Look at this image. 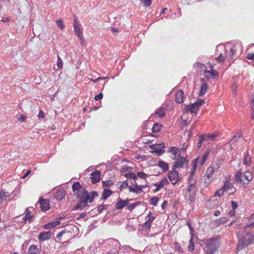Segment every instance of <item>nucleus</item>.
Returning a JSON list of instances; mask_svg holds the SVG:
<instances>
[{"label": "nucleus", "instance_id": "obj_47", "mask_svg": "<svg viewBox=\"0 0 254 254\" xmlns=\"http://www.w3.org/2000/svg\"><path fill=\"white\" fill-rule=\"evenodd\" d=\"M129 185L127 181H124L123 184L120 186L119 189L121 191L123 190V189H125V188H129Z\"/></svg>", "mask_w": 254, "mask_h": 254}, {"label": "nucleus", "instance_id": "obj_38", "mask_svg": "<svg viewBox=\"0 0 254 254\" xmlns=\"http://www.w3.org/2000/svg\"><path fill=\"white\" fill-rule=\"evenodd\" d=\"M103 187L105 189L106 188H109L114 185V183L111 180H108L106 181H102Z\"/></svg>", "mask_w": 254, "mask_h": 254}, {"label": "nucleus", "instance_id": "obj_19", "mask_svg": "<svg viewBox=\"0 0 254 254\" xmlns=\"http://www.w3.org/2000/svg\"><path fill=\"white\" fill-rule=\"evenodd\" d=\"M201 136H202L204 141L208 143L210 141H213L216 137H217L218 134L216 133L211 135L205 134Z\"/></svg>", "mask_w": 254, "mask_h": 254}, {"label": "nucleus", "instance_id": "obj_29", "mask_svg": "<svg viewBox=\"0 0 254 254\" xmlns=\"http://www.w3.org/2000/svg\"><path fill=\"white\" fill-rule=\"evenodd\" d=\"M198 160H193L192 162V168H191V171L190 172V177H192L194 175L195 170L197 167V161Z\"/></svg>", "mask_w": 254, "mask_h": 254}, {"label": "nucleus", "instance_id": "obj_30", "mask_svg": "<svg viewBox=\"0 0 254 254\" xmlns=\"http://www.w3.org/2000/svg\"><path fill=\"white\" fill-rule=\"evenodd\" d=\"M155 217L152 216L149 218V219L145 222L143 227L144 229H149L151 227L152 221L154 220Z\"/></svg>", "mask_w": 254, "mask_h": 254}, {"label": "nucleus", "instance_id": "obj_14", "mask_svg": "<svg viewBox=\"0 0 254 254\" xmlns=\"http://www.w3.org/2000/svg\"><path fill=\"white\" fill-rule=\"evenodd\" d=\"M216 153V150L214 148H208L207 150L203 155L202 159H207L208 158L214 157V155Z\"/></svg>", "mask_w": 254, "mask_h": 254}, {"label": "nucleus", "instance_id": "obj_10", "mask_svg": "<svg viewBox=\"0 0 254 254\" xmlns=\"http://www.w3.org/2000/svg\"><path fill=\"white\" fill-rule=\"evenodd\" d=\"M215 168L214 166V164L213 163H212L211 166L208 168L205 173V176L207 177L208 181V182H206V183L209 184L211 182L212 180H210V179L212 178V175L215 172Z\"/></svg>", "mask_w": 254, "mask_h": 254}, {"label": "nucleus", "instance_id": "obj_4", "mask_svg": "<svg viewBox=\"0 0 254 254\" xmlns=\"http://www.w3.org/2000/svg\"><path fill=\"white\" fill-rule=\"evenodd\" d=\"M168 152L172 155V159H186V156L182 154L181 151L176 147H171L168 149Z\"/></svg>", "mask_w": 254, "mask_h": 254}, {"label": "nucleus", "instance_id": "obj_15", "mask_svg": "<svg viewBox=\"0 0 254 254\" xmlns=\"http://www.w3.org/2000/svg\"><path fill=\"white\" fill-rule=\"evenodd\" d=\"M179 173L177 171L175 170L169 171L168 174V177L169 180L171 182H173L177 179L178 178ZM172 184H175L176 183V181L174 183L172 182Z\"/></svg>", "mask_w": 254, "mask_h": 254}, {"label": "nucleus", "instance_id": "obj_6", "mask_svg": "<svg viewBox=\"0 0 254 254\" xmlns=\"http://www.w3.org/2000/svg\"><path fill=\"white\" fill-rule=\"evenodd\" d=\"M76 198L79 200V202L73 206L72 208V210H75L79 209L82 210L88 206V202L84 198L76 197Z\"/></svg>", "mask_w": 254, "mask_h": 254}, {"label": "nucleus", "instance_id": "obj_39", "mask_svg": "<svg viewBox=\"0 0 254 254\" xmlns=\"http://www.w3.org/2000/svg\"><path fill=\"white\" fill-rule=\"evenodd\" d=\"M228 219L226 217H222L216 221V224L217 226L220 225L221 224H225L227 223Z\"/></svg>", "mask_w": 254, "mask_h": 254}, {"label": "nucleus", "instance_id": "obj_11", "mask_svg": "<svg viewBox=\"0 0 254 254\" xmlns=\"http://www.w3.org/2000/svg\"><path fill=\"white\" fill-rule=\"evenodd\" d=\"M52 233L51 231H47L41 233L38 236V239L40 242L45 240H49L51 238Z\"/></svg>", "mask_w": 254, "mask_h": 254}, {"label": "nucleus", "instance_id": "obj_35", "mask_svg": "<svg viewBox=\"0 0 254 254\" xmlns=\"http://www.w3.org/2000/svg\"><path fill=\"white\" fill-rule=\"evenodd\" d=\"M82 188V186L80 184L79 182H76L74 183L72 186V189L73 191H78Z\"/></svg>", "mask_w": 254, "mask_h": 254}, {"label": "nucleus", "instance_id": "obj_55", "mask_svg": "<svg viewBox=\"0 0 254 254\" xmlns=\"http://www.w3.org/2000/svg\"><path fill=\"white\" fill-rule=\"evenodd\" d=\"M187 147V145H186V144L184 143L182 145V147L181 148V149L180 150L181 151V153H182V154L183 155V156H184V155H185V150H186Z\"/></svg>", "mask_w": 254, "mask_h": 254}, {"label": "nucleus", "instance_id": "obj_8", "mask_svg": "<svg viewBox=\"0 0 254 254\" xmlns=\"http://www.w3.org/2000/svg\"><path fill=\"white\" fill-rule=\"evenodd\" d=\"M130 199H127L126 200H123L120 198H118V202L116 204V209L118 210H121L124 207L127 206L130 201Z\"/></svg>", "mask_w": 254, "mask_h": 254}, {"label": "nucleus", "instance_id": "obj_64", "mask_svg": "<svg viewBox=\"0 0 254 254\" xmlns=\"http://www.w3.org/2000/svg\"><path fill=\"white\" fill-rule=\"evenodd\" d=\"M108 254H118V252L116 249H113L110 251Z\"/></svg>", "mask_w": 254, "mask_h": 254}, {"label": "nucleus", "instance_id": "obj_27", "mask_svg": "<svg viewBox=\"0 0 254 254\" xmlns=\"http://www.w3.org/2000/svg\"><path fill=\"white\" fill-rule=\"evenodd\" d=\"M60 221L57 220L54 222H50L46 224H45L44 225V228L45 229H51L60 225Z\"/></svg>", "mask_w": 254, "mask_h": 254}, {"label": "nucleus", "instance_id": "obj_63", "mask_svg": "<svg viewBox=\"0 0 254 254\" xmlns=\"http://www.w3.org/2000/svg\"><path fill=\"white\" fill-rule=\"evenodd\" d=\"M78 25H81L79 23L77 18L76 16H75L74 19L73 26H78Z\"/></svg>", "mask_w": 254, "mask_h": 254}, {"label": "nucleus", "instance_id": "obj_41", "mask_svg": "<svg viewBox=\"0 0 254 254\" xmlns=\"http://www.w3.org/2000/svg\"><path fill=\"white\" fill-rule=\"evenodd\" d=\"M108 205H100L98 207V209H97V213H96L95 215H97L101 213L104 210L107 209L108 208Z\"/></svg>", "mask_w": 254, "mask_h": 254}, {"label": "nucleus", "instance_id": "obj_61", "mask_svg": "<svg viewBox=\"0 0 254 254\" xmlns=\"http://www.w3.org/2000/svg\"><path fill=\"white\" fill-rule=\"evenodd\" d=\"M194 249V243L192 244H190L188 247V251L190 252H192Z\"/></svg>", "mask_w": 254, "mask_h": 254}, {"label": "nucleus", "instance_id": "obj_42", "mask_svg": "<svg viewBox=\"0 0 254 254\" xmlns=\"http://www.w3.org/2000/svg\"><path fill=\"white\" fill-rule=\"evenodd\" d=\"M65 197V193L61 190V191H58L57 192V198L58 200H62L64 197Z\"/></svg>", "mask_w": 254, "mask_h": 254}, {"label": "nucleus", "instance_id": "obj_9", "mask_svg": "<svg viewBox=\"0 0 254 254\" xmlns=\"http://www.w3.org/2000/svg\"><path fill=\"white\" fill-rule=\"evenodd\" d=\"M38 203L40 205V207L42 211H45L50 209L49 200L45 199L43 198H40Z\"/></svg>", "mask_w": 254, "mask_h": 254}, {"label": "nucleus", "instance_id": "obj_37", "mask_svg": "<svg viewBox=\"0 0 254 254\" xmlns=\"http://www.w3.org/2000/svg\"><path fill=\"white\" fill-rule=\"evenodd\" d=\"M88 194H89L88 191L84 190L83 192H79L78 191L76 194V197L85 198Z\"/></svg>", "mask_w": 254, "mask_h": 254}, {"label": "nucleus", "instance_id": "obj_17", "mask_svg": "<svg viewBox=\"0 0 254 254\" xmlns=\"http://www.w3.org/2000/svg\"><path fill=\"white\" fill-rule=\"evenodd\" d=\"M169 184V181L165 178H163L159 184H153L154 186L157 187L156 189L154 190V192H157L161 188H163L165 185Z\"/></svg>", "mask_w": 254, "mask_h": 254}, {"label": "nucleus", "instance_id": "obj_25", "mask_svg": "<svg viewBox=\"0 0 254 254\" xmlns=\"http://www.w3.org/2000/svg\"><path fill=\"white\" fill-rule=\"evenodd\" d=\"M40 253V249H38L35 245L30 246L28 249L29 254H39Z\"/></svg>", "mask_w": 254, "mask_h": 254}, {"label": "nucleus", "instance_id": "obj_40", "mask_svg": "<svg viewBox=\"0 0 254 254\" xmlns=\"http://www.w3.org/2000/svg\"><path fill=\"white\" fill-rule=\"evenodd\" d=\"M73 29L75 32V34L76 36L81 35L82 34V31L81 29V25L78 26H73Z\"/></svg>", "mask_w": 254, "mask_h": 254}, {"label": "nucleus", "instance_id": "obj_59", "mask_svg": "<svg viewBox=\"0 0 254 254\" xmlns=\"http://www.w3.org/2000/svg\"><path fill=\"white\" fill-rule=\"evenodd\" d=\"M224 59L225 58L222 54H220L219 56L218 57V58L216 59V60L219 62H222L224 61Z\"/></svg>", "mask_w": 254, "mask_h": 254}, {"label": "nucleus", "instance_id": "obj_23", "mask_svg": "<svg viewBox=\"0 0 254 254\" xmlns=\"http://www.w3.org/2000/svg\"><path fill=\"white\" fill-rule=\"evenodd\" d=\"M243 177L245 181L244 183L245 184H248L253 178L252 173L249 171H246L244 175H243Z\"/></svg>", "mask_w": 254, "mask_h": 254}, {"label": "nucleus", "instance_id": "obj_54", "mask_svg": "<svg viewBox=\"0 0 254 254\" xmlns=\"http://www.w3.org/2000/svg\"><path fill=\"white\" fill-rule=\"evenodd\" d=\"M254 227V222L249 224V225H247L245 228H244V232H247V231H249V228H253Z\"/></svg>", "mask_w": 254, "mask_h": 254}, {"label": "nucleus", "instance_id": "obj_32", "mask_svg": "<svg viewBox=\"0 0 254 254\" xmlns=\"http://www.w3.org/2000/svg\"><path fill=\"white\" fill-rule=\"evenodd\" d=\"M26 215L25 216V218H27L29 222L30 223L32 221V219L34 217V215H31V212L29 210V208H27L25 211Z\"/></svg>", "mask_w": 254, "mask_h": 254}, {"label": "nucleus", "instance_id": "obj_18", "mask_svg": "<svg viewBox=\"0 0 254 254\" xmlns=\"http://www.w3.org/2000/svg\"><path fill=\"white\" fill-rule=\"evenodd\" d=\"M98 195V193L96 191H92L89 193L88 195H86V197L84 198L88 202L91 203L94 201V199L95 197Z\"/></svg>", "mask_w": 254, "mask_h": 254}, {"label": "nucleus", "instance_id": "obj_62", "mask_svg": "<svg viewBox=\"0 0 254 254\" xmlns=\"http://www.w3.org/2000/svg\"><path fill=\"white\" fill-rule=\"evenodd\" d=\"M246 58L249 60L254 59V54L248 53Z\"/></svg>", "mask_w": 254, "mask_h": 254}, {"label": "nucleus", "instance_id": "obj_5", "mask_svg": "<svg viewBox=\"0 0 254 254\" xmlns=\"http://www.w3.org/2000/svg\"><path fill=\"white\" fill-rule=\"evenodd\" d=\"M164 147V143L152 144L150 146V148L153 150V152L159 156L165 152V150L163 149V148Z\"/></svg>", "mask_w": 254, "mask_h": 254}, {"label": "nucleus", "instance_id": "obj_43", "mask_svg": "<svg viewBox=\"0 0 254 254\" xmlns=\"http://www.w3.org/2000/svg\"><path fill=\"white\" fill-rule=\"evenodd\" d=\"M225 189V186L224 187H223L222 189H221L218 190H216L215 192L214 195L215 196H222L224 194Z\"/></svg>", "mask_w": 254, "mask_h": 254}, {"label": "nucleus", "instance_id": "obj_36", "mask_svg": "<svg viewBox=\"0 0 254 254\" xmlns=\"http://www.w3.org/2000/svg\"><path fill=\"white\" fill-rule=\"evenodd\" d=\"M162 126L160 124L155 123L154 124L152 130L153 132H158L161 129Z\"/></svg>", "mask_w": 254, "mask_h": 254}, {"label": "nucleus", "instance_id": "obj_1", "mask_svg": "<svg viewBox=\"0 0 254 254\" xmlns=\"http://www.w3.org/2000/svg\"><path fill=\"white\" fill-rule=\"evenodd\" d=\"M253 243H254V235L252 234L249 231H244L242 237L239 239L237 249L242 250Z\"/></svg>", "mask_w": 254, "mask_h": 254}, {"label": "nucleus", "instance_id": "obj_60", "mask_svg": "<svg viewBox=\"0 0 254 254\" xmlns=\"http://www.w3.org/2000/svg\"><path fill=\"white\" fill-rule=\"evenodd\" d=\"M231 203L232 209L235 210L238 207L237 202L232 200Z\"/></svg>", "mask_w": 254, "mask_h": 254}, {"label": "nucleus", "instance_id": "obj_58", "mask_svg": "<svg viewBox=\"0 0 254 254\" xmlns=\"http://www.w3.org/2000/svg\"><path fill=\"white\" fill-rule=\"evenodd\" d=\"M26 119V117L23 114L19 115L18 120L19 121L24 122Z\"/></svg>", "mask_w": 254, "mask_h": 254}, {"label": "nucleus", "instance_id": "obj_34", "mask_svg": "<svg viewBox=\"0 0 254 254\" xmlns=\"http://www.w3.org/2000/svg\"><path fill=\"white\" fill-rule=\"evenodd\" d=\"M125 176L127 179L134 180V182H136V180L138 179L137 176L135 174L130 172L125 174Z\"/></svg>", "mask_w": 254, "mask_h": 254}, {"label": "nucleus", "instance_id": "obj_53", "mask_svg": "<svg viewBox=\"0 0 254 254\" xmlns=\"http://www.w3.org/2000/svg\"><path fill=\"white\" fill-rule=\"evenodd\" d=\"M137 176L141 179H145L147 175L143 172H137Z\"/></svg>", "mask_w": 254, "mask_h": 254}, {"label": "nucleus", "instance_id": "obj_48", "mask_svg": "<svg viewBox=\"0 0 254 254\" xmlns=\"http://www.w3.org/2000/svg\"><path fill=\"white\" fill-rule=\"evenodd\" d=\"M58 62H57V66L59 69H61L63 67V62L60 57L58 56Z\"/></svg>", "mask_w": 254, "mask_h": 254}, {"label": "nucleus", "instance_id": "obj_45", "mask_svg": "<svg viewBox=\"0 0 254 254\" xmlns=\"http://www.w3.org/2000/svg\"><path fill=\"white\" fill-rule=\"evenodd\" d=\"M140 202H136L135 203H133L130 205H127V209H128L130 211H132L137 205L140 204Z\"/></svg>", "mask_w": 254, "mask_h": 254}, {"label": "nucleus", "instance_id": "obj_50", "mask_svg": "<svg viewBox=\"0 0 254 254\" xmlns=\"http://www.w3.org/2000/svg\"><path fill=\"white\" fill-rule=\"evenodd\" d=\"M203 141H204L202 136L201 135L199 137V141L197 144V147L198 149H199L202 144Z\"/></svg>", "mask_w": 254, "mask_h": 254}, {"label": "nucleus", "instance_id": "obj_13", "mask_svg": "<svg viewBox=\"0 0 254 254\" xmlns=\"http://www.w3.org/2000/svg\"><path fill=\"white\" fill-rule=\"evenodd\" d=\"M100 173L101 172L100 171H96L91 173V177L90 178L91 179V182L93 184H96L100 181Z\"/></svg>", "mask_w": 254, "mask_h": 254}, {"label": "nucleus", "instance_id": "obj_26", "mask_svg": "<svg viewBox=\"0 0 254 254\" xmlns=\"http://www.w3.org/2000/svg\"><path fill=\"white\" fill-rule=\"evenodd\" d=\"M195 187H196L195 183L191 184L189 186L188 188L187 189L188 192H189L190 193L192 192V195L190 194V200L191 201H192L193 199V195H194L195 193V191L192 190V189H194L195 188Z\"/></svg>", "mask_w": 254, "mask_h": 254}, {"label": "nucleus", "instance_id": "obj_22", "mask_svg": "<svg viewBox=\"0 0 254 254\" xmlns=\"http://www.w3.org/2000/svg\"><path fill=\"white\" fill-rule=\"evenodd\" d=\"M242 139V134H240L239 135H234L229 142V145L230 146L231 149H233V146H235L234 143Z\"/></svg>", "mask_w": 254, "mask_h": 254}, {"label": "nucleus", "instance_id": "obj_20", "mask_svg": "<svg viewBox=\"0 0 254 254\" xmlns=\"http://www.w3.org/2000/svg\"><path fill=\"white\" fill-rule=\"evenodd\" d=\"M129 190L130 192H136V193H140L143 191L140 185H138L136 182H134V188H133L131 186H129Z\"/></svg>", "mask_w": 254, "mask_h": 254}, {"label": "nucleus", "instance_id": "obj_16", "mask_svg": "<svg viewBox=\"0 0 254 254\" xmlns=\"http://www.w3.org/2000/svg\"><path fill=\"white\" fill-rule=\"evenodd\" d=\"M185 161H186V163H188L189 160H177L172 166V169L174 170L176 169L183 168L184 166Z\"/></svg>", "mask_w": 254, "mask_h": 254}, {"label": "nucleus", "instance_id": "obj_7", "mask_svg": "<svg viewBox=\"0 0 254 254\" xmlns=\"http://www.w3.org/2000/svg\"><path fill=\"white\" fill-rule=\"evenodd\" d=\"M213 67V66H211L210 70L206 69L204 71V76L207 79H214L218 76V72L214 70Z\"/></svg>", "mask_w": 254, "mask_h": 254}, {"label": "nucleus", "instance_id": "obj_56", "mask_svg": "<svg viewBox=\"0 0 254 254\" xmlns=\"http://www.w3.org/2000/svg\"><path fill=\"white\" fill-rule=\"evenodd\" d=\"M103 97V95L102 93H100L99 94L96 95L95 97H94V99L96 100V101H98L100 99H101Z\"/></svg>", "mask_w": 254, "mask_h": 254}, {"label": "nucleus", "instance_id": "obj_46", "mask_svg": "<svg viewBox=\"0 0 254 254\" xmlns=\"http://www.w3.org/2000/svg\"><path fill=\"white\" fill-rule=\"evenodd\" d=\"M133 169V167L123 166L122 168V172L126 173L127 172H130Z\"/></svg>", "mask_w": 254, "mask_h": 254}, {"label": "nucleus", "instance_id": "obj_24", "mask_svg": "<svg viewBox=\"0 0 254 254\" xmlns=\"http://www.w3.org/2000/svg\"><path fill=\"white\" fill-rule=\"evenodd\" d=\"M113 191L110 189H105L102 193V196L101 198V200H106L112 194Z\"/></svg>", "mask_w": 254, "mask_h": 254}, {"label": "nucleus", "instance_id": "obj_28", "mask_svg": "<svg viewBox=\"0 0 254 254\" xmlns=\"http://www.w3.org/2000/svg\"><path fill=\"white\" fill-rule=\"evenodd\" d=\"M158 166L160 167L163 172H166L168 170V164L163 160H159Z\"/></svg>", "mask_w": 254, "mask_h": 254}, {"label": "nucleus", "instance_id": "obj_33", "mask_svg": "<svg viewBox=\"0 0 254 254\" xmlns=\"http://www.w3.org/2000/svg\"><path fill=\"white\" fill-rule=\"evenodd\" d=\"M208 88V85L205 83H203L201 86L200 91L199 92L200 96H202L205 94Z\"/></svg>", "mask_w": 254, "mask_h": 254}, {"label": "nucleus", "instance_id": "obj_44", "mask_svg": "<svg viewBox=\"0 0 254 254\" xmlns=\"http://www.w3.org/2000/svg\"><path fill=\"white\" fill-rule=\"evenodd\" d=\"M159 199V198L156 196L152 197L149 200L150 204L156 206L157 204V202L158 201Z\"/></svg>", "mask_w": 254, "mask_h": 254}, {"label": "nucleus", "instance_id": "obj_2", "mask_svg": "<svg viewBox=\"0 0 254 254\" xmlns=\"http://www.w3.org/2000/svg\"><path fill=\"white\" fill-rule=\"evenodd\" d=\"M205 249L216 252L219 246L218 238H211L207 239L205 243Z\"/></svg>", "mask_w": 254, "mask_h": 254}, {"label": "nucleus", "instance_id": "obj_57", "mask_svg": "<svg viewBox=\"0 0 254 254\" xmlns=\"http://www.w3.org/2000/svg\"><path fill=\"white\" fill-rule=\"evenodd\" d=\"M79 39V40L80 41V44L81 45H83L84 44V37H83V33L81 34V35H77V36Z\"/></svg>", "mask_w": 254, "mask_h": 254}, {"label": "nucleus", "instance_id": "obj_21", "mask_svg": "<svg viewBox=\"0 0 254 254\" xmlns=\"http://www.w3.org/2000/svg\"><path fill=\"white\" fill-rule=\"evenodd\" d=\"M176 101L177 103H181L183 102L184 92L183 90H178L175 94Z\"/></svg>", "mask_w": 254, "mask_h": 254}, {"label": "nucleus", "instance_id": "obj_51", "mask_svg": "<svg viewBox=\"0 0 254 254\" xmlns=\"http://www.w3.org/2000/svg\"><path fill=\"white\" fill-rule=\"evenodd\" d=\"M237 46L236 45H234L230 49L231 53H232L234 56L237 53Z\"/></svg>", "mask_w": 254, "mask_h": 254}, {"label": "nucleus", "instance_id": "obj_3", "mask_svg": "<svg viewBox=\"0 0 254 254\" xmlns=\"http://www.w3.org/2000/svg\"><path fill=\"white\" fill-rule=\"evenodd\" d=\"M204 103V101L202 99H199L197 101L190 106L185 105V110L186 111H190L192 113H194L197 112L199 107Z\"/></svg>", "mask_w": 254, "mask_h": 254}, {"label": "nucleus", "instance_id": "obj_52", "mask_svg": "<svg viewBox=\"0 0 254 254\" xmlns=\"http://www.w3.org/2000/svg\"><path fill=\"white\" fill-rule=\"evenodd\" d=\"M141 1L144 6L146 7H148L151 3V0H141Z\"/></svg>", "mask_w": 254, "mask_h": 254}, {"label": "nucleus", "instance_id": "obj_12", "mask_svg": "<svg viewBox=\"0 0 254 254\" xmlns=\"http://www.w3.org/2000/svg\"><path fill=\"white\" fill-rule=\"evenodd\" d=\"M235 180L237 183L242 185L246 188L245 184L244 183L245 181L243 177V173L241 171H238L237 172L235 175Z\"/></svg>", "mask_w": 254, "mask_h": 254}, {"label": "nucleus", "instance_id": "obj_49", "mask_svg": "<svg viewBox=\"0 0 254 254\" xmlns=\"http://www.w3.org/2000/svg\"><path fill=\"white\" fill-rule=\"evenodd\" d=\"M56 23L57 25L62 29H63L64 27V25L63 23V21L61 19L57 20L56 21Z\"/></svg>", "mask_w": 254, "mask_h": 254}, {"label": "nucleus", "instance_id": "obj_31", "mask_svg": "<svg viewBox=\"0 0 254 254\" xmlns=\"http://www.w3.org/2000/svg\"><path fill=\"white\" fill-rule=\"evenodd\" d=\"M165 108L164 107H161L156 111L155 114L157 115L159 117L162 118L165 116Z\"/></svg>", "mask_w": 254, "mask_h": 254}]
</instances>
